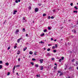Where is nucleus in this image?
<instances>
[{
    "instance_id": "1",
    "label": "nucleus",
    "mask_w": 78,
    "mask_h": 78,
    "mask_svg": "<svg viewBox=\"0 0 78 78\" xmlns=\"http://www.w3.org/2000/svg\"><path fill=\"white\" fill-rule=\"evenodd\" d=\"M40 68H41V70H43V69H44V66H40Z\"/></svg>"
},
{
    "instance_id": "2",
    "label": "nucleus",
    "mask_w": 78,
    "mask_h": 78,
    "mask_svg": "<svg viewBox=\"0 0 78 78\" xmlns=\"http://www.w3.org/2000/svg\"><path fill=\"white\" fill-rule=\"evenodd\" d=\"M21 39H22V38H20L18 39L17 41V42H18V43H19V42H20V40H21Z\"/></svg>"
},
{
    "instance_id": "3",
    "label": "nucleus",
    "mask_w": 78,
    "mask_h": 78,
    "mask_svg": "<svg viewBox=\"0 0 78 78\" xmlns=\"http://www.w3.org/2000/svg\"><path fill=\"white\" fill-rule=\"evenodd\" d=\"M39 11V9L37 8H36L35 9V12H37Z\"/></svg>"
},
{
    "instance_id": "4",
    "label": "nucleus",
    "mask_w": 78,
    "mask_h": 78,
    "mask_svg": "<svg viewBox=\"0 0 78 78\" xmlns=\"http://www.w3.org/2000/svg\"><path fill=\"white\" fill-rule=\"evenodd\" d=\"M42 61H44V60L43 59H40V61L41 63H43V62Z\"/></svg>"
},
{
    "instance_id": "5",
    "label": "nucleus",
    "mask_w": 78,
    "mask_h": 78,
    "mask_svg": "<svg viewBox=\"0 0 78 78\" xmlns=\"http://www.w3.org/2000/svg\"><path fill=\"white\" fill-rule=\"evenodd\" d=\"M19 31V30H17L16 31V34H18V32Z\"/></svg>"
},
{
    "instance_id": "6",
    "label": "nucleus",
    "mask_w": 78,
    "mask_h": 78,
    "mask_svg": "<svg viewBox=\"0 0 78 78\" xmlns=\"http://www.w3.org/2000/svg\"><path fill=\"white\" fill-rule=\"evenodd\" d=\"M72 31L74 33H76V30H72Z\"/></svg>"
},
{
    "instance_id": "7",
    "label": "nucleus",
    "mask_w": 78,
    "mask_h": 78,
    "mask_svg": "<svg viewBox=\"0 0 78 78\" xmlns=\"http://www.w3.org/2000/svg\"><path fill=\"white\" fill-rule=\"evenodd\" d=\"M27 47H26L24 48L23 49V51H25L26 50H27Z\"/></svg>"
},
{
    "instance_id": "8",
    "label": "nucleus",
    "mask_w": 78,
    "mask_h": 78,
    "mask_svg": "<svg viewBox=\"0 0 78 78\" xmlns=\"http://www.w3.org/2000/svg\"><path fill=\"white\" fill-rule=\"evenodd\" d=\"M33 52H32V51H30L29 52V54L30 55H33Z\"/></svg>"
},
{
    "instance_id": "9",
    "label": "nucleus",
    "mask_w": 78,
    "mask_h": 78,
    "mask_svg": "<svg viewBox=\"0 0 78 78\" xmlns=\"http://www.w3.org/2000/svg\"><path fill=\"white\" fill-rule=\"evenodd\" d=\"M23 32H25V28H23Z\"/></svg>"
},
{
    "instance_id": "10",
    "label": "nucleus",
    "mask_w": 78,
    "mask_h": 78,
    "mask_svg": "<svg viewBox=\"0 0 78 78\" xmlns=\"http://www.w3.org/2000/svg\"><path fill=\"white\" fill-rule=\"evenodd\" d=\"M5 65H6V66H9V63L8 62H6L5 63Z\"/></svg>"
},
{
    "instance_id": "11",
    "label": "nucleus",
    "mask_w": 78,
    "mask_h": 78,
    "mask_svg": "<svg viewBox=\"0 0 78 78\" xmlns=\"http://www.w3.org/2000/svg\"><path fill=\"white\" fill-rule=\"evenodd\" d=\"M44 33H45V32H47V29H45L44 30Z\"/></svg>"
},
{
    "instance_id": "12",
    "label": "nucleus",
    "mask_w": 78,
    "mask_h": 78,
    "mask_svg": "<svg viewBox=\"0 0 78 78\" xmlns=\"http://www.w3.org/2000/svg\"><path fill=\"white\" fill-rule=\"evenodd\" d=\"M74 8H75V9H76V10H77V9H78V8H77V7H76V6H75Z\"/></svg>"
},
{
    "instance_id": "13",
    "label": "nucleus",
    "mask_w": 78,
    "mask_h": 78,
    "mask_svg": "<svg viewBox=\"0 0 78 78\" xmlns=\"http://www.w3.org/2000/svg\"><path fill=\"white\" fill-rule=\"evenodd\" d=\"M48 28L49 30H51V28H50V27H48Z\"/></svg>"
},
{
    "instance_id": "14",
    "label": "nucleus",
    "mask_w": 78,
    "mask_h": 78,
    "mask_svg": "<svg viewBox=\"0 0 78 78\" xmlns=\"http://www.w3.org/2000/svg\"><path fill=\"white\" fill-rule=\"evenodd\" d=\"M32 60L33 61H36V59L34 58H32Z\"/></svg>"
},
{
    "instance_id": "15",
    "label": "nucleus",
    "mask_w": 78,
    "mask_h": 78,
    "mask_svg": "<svg viewBox=\"0 0 78 78\" xmlns=\"http://www.w3.org/2000/svg\"><path fill=\"white\" fill-rule=\"evenodd\" d=\"M35 67H39V66L38 65L36 64L35 65Z\"/></svg>"
},
{
    "instance_id": "16",
    "label": "nucleus",
    "mask_w": 78,
    "mask_h": 78,
    "mask_svg": "<svg viewBox=\"0 0 78 78\" xmlns=\"http://www.w3.org/2000/svg\"><path fill=\"white\" fill-rule=\"evenodd\" d=\"M63 75V74L62 73H61L59 75V76H61V75Z\"/></svg>"
},
{
    "instance_id": "17",
    "label": "nucleus",
    "mask_w": 78,
    "mask_h": 78,
    "mask_svg": "<svg viewBox=\"0 0 78 78\" xmlns=\"http://www.w3.org/2000/svg\"><path fill=\"white\" fill-rule=\"evenodd\" d=\"M18 51V52L17 53V55H19V54H20V51Z\"/></svg>"
},
{
    "instance_id": "18",
    "label": "nucleus",
    "mask_w": 78,
    "mask_h": 78,
    "mask_svg": "<svg viewBox=\"0 0 78 78\" xmlns=\"http://www.w3.org/2000/svg\"><path fill=\"white\" fill-rule=\"evenodd\" d=\"M73 12L74 13L76 12V13H77V12H78V11H73Z\"/></svg>"
},
{
    "instance_id": "19",
    "label": "nucleus",
    "mask_w": 78,
    "mask_h": 78,
    "mask_svg": "<svg viewBox=\"0 0 78 78\" xmlns=\"http://www.w3.org/2000/svg\"><path fill=\"white\" fill-rule=\"evenodd\" d=\"M40 43L41 44H44V42H43L42 41H41Z\"/></svg>"
},
{
    "instance_id": "20",
    "label": "nucleus",
    "mask_w": 78,
    "mask_h": 78,
    "mask_svg": "<svg viewBox=\"0 0 78 78\" xmlns=\"http://www.w3.org/2000/svg\"><path fill=\"white\" fill-rule=\"evenodd\" d=\"M43 17H44V16H46V14H43Z\"/></svg>"
},
{
    "instance_id": "21",
    "label": "nucleus",
    "mask_w": 78,
    "mask_h": 78,
    "mask_svg": "<svg viewBox=\"0 0 78 78\" xmlns=\"http://www.w3.org/2000/svg\"><path fill=\"white\" fill-rule=\"evenodd\" d=\"M2 67V65H0V69H1Z\"/></svg>"
},
{
    "instance_id": "22",
    "label": "nucleus",
    "mask_w": 78,
    "mask_h": 78,
    "mask_svg": "<svg viewBox=\"0 0 78 78\" xmlns=\"http://www.w3.org/2000/svg\"><path fill=\"white\" fill-rule=\"evenodd\" d=\"M51 60H52V61H54L55 60V58H52Z\"/></svg>"
},
{
    "instance_id": "23",
    "label": "nucleus",
    "mask_w": 78,
    "mask_h": 78,
    "mask_svg": "<svg viewBox=\"0 0 78 78\" xmlns=\"http://www.w3.org/2000/svg\"><path fill=\"white\" fill-rule=\"evenodd\" d=\"M53 52H54V53H56V50H53Z\"/></svg>"
},
{
    "instance_id": "24",
    "label": "nucleus",
    "mask_w": 78,
    "mask_h": 78,
    "mask_svg": "<svg viewBox=\"0 0 78 78\" xmlns=\"http://www.w3.org/2000/svg\"><path fill=\"white\" fill-rule=\"evenodd\" d=\"M20 58H19L18 59V61L20 62Z\"/></svg>"
},
{
    "instance_id": "25",
    "label": "nucleus",
    "mask_w": 78,
    "mask_h": 78,
    "mask_svg": "<svg viewBox=\"0 0 78 78\" xmlns=\"http://www.w3.org/2000/svg\"><path fill=\"white\" fill-rule=\"evenodd\" d=\"M47 50L48 51H49L50 50V48H48L47 49Z\"/></svg>"
},
{
    "instance_id": "26",
    "label": "nucleus",
    "mask_w": 78,
    "mask_h": 78,
    "mask_svg": "<svg viewBox=\"0 0 78 78\" xmlns=\"http://www.w3.org/2000/svg\"><path fill=\"white\" fill-rule=\"evenodd\" d=\"M28 9H31V7L30 6H29V7H28Z\"/></svg>"
},
{
    "instance_id": "27",
    "label": "nucleus",
    "mask_w": 78,
    "mask_h": 78,
    "mask_svg": "<svg viewBox=\"0 0 78 78\" xmlns=\"http://www.w3.org/2000/svg\"><path fill=\"white\" fill-rule=\"evenodd\" d=\"M38 5H39V6H41V5H42V4L41 3L39 4H38Z\"/></svg>"
},
{
    "instance_id": "28",
    "label": "nucleus",
    "mask_w": 78,
    "mask_h": 78,
    "mask_svg": "<svg viewBox=\"0 0 78 78\" xmlns=\"http://www.w3.org/2000/svg\"><path fill=\"white\" fill-rule=\"evenodd\" d=\"M10 74V73L8 72V74H7V75H8V76Z\"/></svg>"
},
{
    "instance_id": "29",
    "label": "nucleus",
    "mask_w": 78,
    "mask_h": 78,
    "mask_svg": "<svg viewBox=\"0 0 78 78\" xmlns=\"http://www.w3.org/2000/svg\"><path fill=\"white\" fill-rule=\"evenodd\" d=\"M3 63V62L2 61H0V64H2Z\"/></svg>"
},
{
    "instance_id": "30",
    "label": "nucleus",
    "mask_w": 78,
    "mask_h": 78,
    "mask_svg": "<svg viewBox=\"0 0 78 78\" xmlns=\"http://www.w3.org/2000/svg\"><path fill=\"white\" fill-rule=\"evenodd\" d=\"M15 68H16V67L15 66H14L13 68V70H15Z\"/></svg>"
},
{
    "instance_id": "31",
    "label": "nucleus",
    "mask_w": 78,
    "mask_h": 78,
    "mask_svg": "<svg viewBox=\"0 0 78 78\" xmlns=\"http://www.w3.org/2000/svg\"><path fill=\"white\" fill-rule=\"evenodd\" d=\"M31 64H32V66H33L34 65V63H33V62H31Z\"/></svg>"
},
{
    "instance_id": "32",
    "label": "nucleus",
    "mask_w": 78,
    "mask_h": 78,
    "mask_svg": "<svg viewBox=\"0 0 78 78\" xmlns=\"http://www.w3.org/2000/svg\"><path fill=\"white\" fill-rule=\"evenodd\" d=\"M16 67H20V66L19 65H17L16 66Z\"/></svg>"
},
{
    "instance_id": "33",
    "label": "nucleus",
    "mask_w": 78,
    "mask_h": 78,
    "mask_svg": "<svg viewBox=\"0 0 78 78\" xmlns=\"http://www.w3.org/2000/svg\"><path fill=\"white\" fill-rule=\"evenodd\" d=\"M55 45V47H56V48H57V47H58V46H57V44H56Z\"/></svg>"
},
{
    "instance_id": "34",
    "label": "nucleus",
    "mask_w": 78,
    "mask_h": 78,
    "mask_svg": "<svg viewBox=\"0 0 78 78\" xmlns=\"http://www.w3.org/2000/svg\"><path fill=\"white\" fill-rule=\"evenodd\" d=\"M47 55H48L49 56H50V54H49V53H47Z\"/></svg>"
},
{
    "instance_id": "35",
    "label": "nucleus",
    "mask_w": 78,
    "mask_h": 78,
    "mask_svg": "<svg viewBox=\"0 0 78 78\" xmlns=\"http://www.w3.org/2000/svg\"><path fill=\"white\" fill-rule=\"evenodd\" d=\"M54 48H55V46H53L52 47V49H54Z\"/></svg>"
},
{
    "instance_id": "36",
    "label": "nucleus",
    "mask_w": 78,
    "mask_h": 78,
    "mask_svg": "<svg viewBox=\"0 0 78 78\" xmlns=\"http://www.w3.org/2000/svg\"><path fill=\"white\" fill-rule=\"evenodd\" d=\"M62 61V59H60L59 60V62H61Z\"/></svg>"
},
{
    "instance_id": "37",
    "label": "nucleus",
    "mask_w": 78,
    "mask_h": 78,
    "mask_svg": "<svg viewBox=\"0 0 78 78\" xmlns=\"http://www.w3.org/2000/svg\"><path fill=\"white\" fill-rule=\"evenodd\" d=\"M74 61H75V59H73V60H72V62H74Z\"/></svg>"
},
{
    "instance_id": "38",
    "label": "nucleus",
    "mask_w": 78,
    "mask_h": 78,
    "mask_svg": "<svg viewBox=\"0 0 78 78\" xmlns=\"http://www.w3.org/2000/svg\"><path fill=\"white\" fill-rule=\"evenodd\" d=\"M70 5H71V6H73V3H71L70 4Z\"/></svg>"
},
{
    "instance_id": "39",
    "label": "nucleus",
    "mask_w": 78,
    "mask_h": 78,
    "mask_svg": "<svg viewBox=\"0 0 78 78\" xmlns=\"http://www.w3.org/2000/svg\"><path fill=\"white\" fill-rule=\"evenodd\" d=\"M15 2H16V3H18V1H17V0H16L15 1Z\"/></svg>"
},
{
    "instance_id": "40",
    "label": "nucleus",
    "mask_w": 78,
    "mask_h": 78,
    "mask_svg": "<svg viewBox=\"0 0 78 78\" xmlns=\"http://www.w3.org/2000/svg\"><path fill=\"white\" fill-rule=\"evenodd\" d=\"M9 49H10V46L8 48V50H9Z\"/></svg>"
},
{
    "instance_id": "41",
    "label": "nucleus",
    "mask_w": 78,
    "mask_h": 78,
    "mask_svg": "<svg viewBox=\"0 0 78 78\" xmlns=\"http://www.w3.org/2000/svg\"><path fill=\"white\" fill-rule=\"evenodd\" d=\"M13 14L14 15V14H16V12H14L13 13Z\"/></svg>"
},
{
    "instance_id": "42",
    "label": "nucleus",
    "mask_w": 78,
    "mask_h": 78,
    "mask_svg": "<svg viewBox=\"0 0 78 78\" xmlns=\"http://www.w3.org/2000/svg\"><path fill=\"white\" fill-rule=\"evenodd\" d=\"M76 65H78V62H76Z\"/></svg>"
},
{
    "instance_id": "43",
    "label": "nucleus",
    "mask_w": 78,
    "mask_h": 78,
    "mask_svg": "<svg viewBox=\"0 0 78 78\" xmlns=\"http://www.w3.org/2000/svg\"><path fill=\"white\" fill-rule=\"evenodd\" d=\"M37 77H39H39H40V76L39 75H37Z\"/></svg>"
},
{
    "instance_id": "44",
    "label": "nucleus",
    "mask_w": 78,
    "mask_h": 78,
    "mask_svg": "<svg viewBox=\"0 0 78 78\" xmlns=\"http://www.w3.org/2000/svg\"><path fill=\"white\" fill-rule=\"evenodd\" d=\"M61 73V72L60 71H58V73Z\"/></svg>"
},
{
    "instance_id": "45",
    "label": "nucleus",
    "mask_w": 78,
    "mask_h": 78,
    "mask_svg": "<svg viewBox=\"0 0 78 78\" xmlns=\"http://www.w3.org/2000/svg\"><path fill=\"white\" fill-rule=\"evenodd\" d=\"M64 57H62V60H64Z\"/></svg>"
},
{
    "instance_id": "46",
    "label": "nucleus",
    "mask_w": 78,
    "mask_h": 78,
    "mask_svg": "<svg viewBox=\"0 0 78 78\" xmlns=\"http://www.w3.org/2000/svg\"><path fill=\"white\" fill-rule=\"evenodd\" d=\"M44 34H43L41 35V36H44Z\"/></svg>"
},
{
    "instance_id": "47",
    "label": "nucleus",
    "mask_w": 78,
    "mask_h": 78,
    "mask_svg": "<svg viewBox=\"0 0 78 78\" xmlns=\"http://www.w3.org/2000/svg\"><path fill=\"white\" fill-rule=\"evenodd\" d=\"M51 18L52 19H54V17L53 16H51Z\"/></svg>"
},
{
    "instance_id": "48",
    "label": "nucleus",
    "mask_w": 78,
    "mask_h": 78,
    "mask_svg": "<svg viewBox=\"0 0 78 78\" xmlns=\"http://www.w3.org/2000/svg\"><path fill=\"white\" fill-rule=\"evenodd\" d=\"M54 68L55 69H56L57 67H56V66H55L54 67Z\"/></svg>"
},
{
    "instance_id": "49",
    "label": "nucleus",
    "mask_w": 78,
    "mask_h": 78,
    "mask_svg": "<svg viewBox=\"0 0 78 78\" xmlns=\"http://www.w3.org/2000/svg\"><path fill=\"white\" fill-rule=\"evenodd\" d=\"M50 19V16H49L48 17V19Z\"/></svg>"
},
{
    "instance_id": "50",
    "label": "nucleus",
    "mask_w": 78,
    "mask_h": 78,
    "mask_svg": "<svg viewBox=\"0 0 78 78\" xmlns=\"http://www.w3.org/2000/svg\"><path fill=\"white\" fill-rule=\"evenodd\" d=\"M51 44H48V46H51Z\"/></svg>"
},
{
    "instance_id": "51",
    "label": "nucleus",
    "mask_w": 78,
    "mask_h": 78,
    "mask_svg": "<svg viewBox=\"0 0 78 78\" xmlns=\"http://www.w3.org/2000/svg\"><path fill=\"white\" fill-rule=\"evenodd\" d=\"M23 20H25V17H23Z\"/></svg>"
},
{
    "instance_id": "52",
    "label": "nucleus",
    "mask_w": 78,
    "mask_h": 78,
    "mask_svg": "<svg viewBox=\"0 0 78 78\" xmlns=\"http://www.w3.org/2000/svg\"><path fill=\"white\" fill-rule=\"evenodd\" d=\"M14 12H17V10H14Z\"/></svg>"
},
{
    "instance_id": "53",
    "label": "nucleus",
    "mask_w": 78,
    "mask_h": 78,
    "mask_svg": "<svg viewBox=\"0 0 78 78\" xmlns=\"http://www.w3.org/2000/svg\"><path fill=\"white\" fill-rule=\"evenodd\" d=\"M34 55H37V54H36V53H34Z\"/></svg>"
},
{
    "instance_id": "54",
    "label": "nucleus",
    "mask_w": 78,
    "mask_h": 78,
    "mask_svg": "<svg viewBox=\"0 0 78 78\" xmlns=\"http://www.w3.org/2000/svg\"><path fill=\"white\" fill-rule=\"evenodd\" d=\"M14 48H16V46H14Z\"/></svg>"
},
{
    "instance_id": "55",
    "label": "nucleus",
    "mask_w": 78,
    "mask_h": 78,
    "mask_svg": "<svg viewBox=\"0 0 78 78\" xmlns=\"http://www.w3.org/2000/svg\"><path fill=\"white\" fill-rule=\"evenodd\" d=\"M16 75H18V76H19V75H18V73H16Z\"/></svg>"
},
{
    "instance_id": "56",
    "label": "nucleus",
    "mask_w": 78,
    "mask_h": 78,
    "mask_svg": "<svg viewBox=\"0 0 78 78\" xmlns=\"http://www.w3.org/2000/svg\"><path fill=\"white\" fill-rule=\"evenodd\" d=\"M5 23H6V20H5V21L4 22V24H5Z\"/></svg>"
},
{
    "instance_id": "57",
    "label": "nucleus",
    "mask_w": 78,
    "mask_h": 78,
    "mask_svg": "<svg viewBox=\"0 0 78 78\" xmlns=\"http://www.w3.org/2000/svg\"><path fill=\"white\" fill-rule=\"evenodd\" d=\"M54 41H55V42H56V39H55V40H54Z\"/></svg>"
},
{
    "instance_id": "58",
    "label": "nucleus",
    "mask_w": 78,
    "mask_h": 78,
    "mask_svg": "<svg viewBox=\"0 0 78 78\" xmlns=\"http://www.w3.org/2000/svg\"><path fill=\"white\" fill-rule=\"evenodd\" d=\"M54 65H55V66H56V65H57V64H56V63H55V64H54Z\"/></svg>"
},
{
    "instance_id": "59",
    "label": "nucleus",
    "mask_w": 78,
    "mask_h": 78,
    "mask_svg": "<svg viewBox=\"0 0 78 78\" xmlns=\"http://www.w3.org/2000/svg\"><path fill=\"white\" fill-rule=\"evenodd\" d=\"M69 69H72V67H70L69 68Z\"/></svg>"
},
{
    "instance_id": "60",
    "label": "nucleus",
    "mask_w": 78,
    "mask_h": 78,
    "mask_svg": "<svg viewBox=\"0 0 78 78\" xmlns=\"http://www.w3.org/2000/svg\"><path fill=\"white\" fill-rule=\"evenodd\" d=\"M19 2H20V0H18Z\"/></svg>"
},
{
    "instance_id": "61",
    "label": "nucleus",
    "mask_w": 78,
    "mask_h": 78,
    "mask_svg": "<svg viewBox=\"0 0 78 78\" xmlns=\"http://www.w3.org/2000/svg\"><path fill=\"white\" fill-rule=\"evenodd\" d=\"M53 12H55V10H53Z\"/></svg>"
},
{
    "instance_id": "62",
    "label": "nucleus",
    "mask_w": 78,
    "mask_h": 78,
    "mask_svg": "<svg viewBox=\"0 0 78 78\" xmlns=\"http://www.w3.org/2000/svg\"><path fill=\"white\" fill-rule=\"evenodd\" d=\"M26 36H27V37L28 36V34H26Z\"/></svg>"
},
{
    "instance_id": "63",
    "label": "nucleus",
    "mask_w": 78,
    "mask_h": 78,
    "mask_svg": "<svg viewBox=\"0 0 78 78\" xmlns=\"http://www.w3.org/2000/svg\"><path fill=\"white\" fill-rule=\"evenodd\" d=\"M51 40L52 41H53V38H51Z\"/></svg>"
},
{
    "instance_id": "64",
    "label": "nucleus",
    "mask_w": 78,
    "mask_h": 78,
    "mask_svg": "<svg viewBox=\"0 0 78 78\" xmlns=\"http://www.w3.org/2000/svg\"><path fill=\"white\" fill-rule=\"evenodd\" d=\"M77 70H78V67H77Z\"/></svg>"
}]
</instances>
